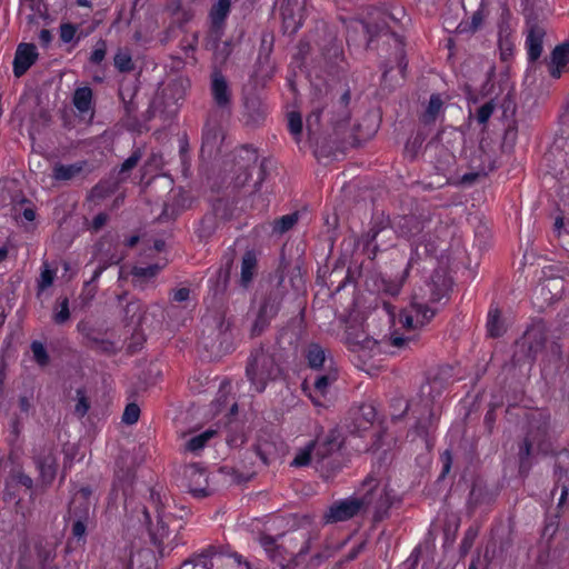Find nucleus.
I'll use <instances>...</instances> for the list:
<instances>
[{
    "label": "nucleus",
    "instance_id": "4c0bfd02",
    "mask_svg": "<svg viewBox=\"0 0 569 569\" xmlns=\"http://www.w3.org/2000/svg\"><path fill=\"white\" fill-rule=\"evenodd\" d=\"M551 61L556 66V70H551L552 77L560 76V69L569 64V41L556 46L551 52Z\"/></svg>",
    "mask_w": 569,
    "mask_h": 569
},
{
    "label": "nucleus",
    "instance_id": "4d7b16f0",
    "mask_svg": "<svg viewBox=\"0 0 569 569\" xmlns=\"http://www.w3.org/2000/svg\"><path fill=\"white\" fill-rule=\"evenodd\" d=\"M30 348L33 353V359L39 366L44 367L49 365L50 358L42 342L32 341Z\"/></svg>",
    "mask_w": 569,
    "mask_h": 569
},
{
    "label": "nucleus",
    "instance_id": "4468645a",
    "mask_svg": "<svg viewBox=\"0 0 569 569\" xmlns=\"http://www.w3.org/2000/svg\"><path fill=\"white\" fill-rule=\"evenodd\" d=\"M548 329L542 320L533 322L525 332L518 345L527 349V357L532 361L537 358L547 343Z\"/></svg>",
    "mask_w": 569,
    "mask_h": 569
},
{
    "label": "nucleus",
    "instance_id": "412c9836",
    "mask_svg": "<svg viewBox=\"0 0 569 569\" xmlns=\"http://www.w3.org/2000/svg\"><path fill=\"white\" fill-rule=\"evenodd\" d=\"M234 257V249H230L228 252H226L222 258L220 268L216 271L214 278L211 279L212 284L210 290L212 292L213 299L220 300L226 293L230 281Z\"/></svg>",
    "mask_w": 569,
    "mask_h": 569
},
{
    "label": "nucleus",
    "instance_id": "864d4df0",
    "mask_svg": "<svg viewBox=\"0 0 569 569\" xmlns=\"http://www.w3.org/2000/svg\"><path fill=\"white\" fill-rule=\"evenodd\" d=\"M315 458L313 451V442H309L303 449H301L295 457L291 462L293 467H305L308 466L312 459Z\"/></svg>",
    "mask_w": 569,
    "mask_h": 569
},
{
    "label": "nucleus",
    "instance_id": "ddd939ff",
    "mask_svg": "<svg viewBox=\"0 0 569 569\" xmlns=\"http://www.w3.org/2000/svg\"><path fill=\"white\" fill-rule=\"evenodd\" d=\"M376 416L377 412L373 405L362 403L350 409L346 427L351 435L363 437L365 432L371 429Z\"/></svg>",
    "mask_w": 569,
    "mask_h": 569
},
{
    "label": "nucleus",
    "instance_id": "7c9ffc66",
    "mask_svg": "<svg viewBox=\"0 0 569 569\" xmlns=\"http://www.w3.org/2000/svg\"><path fill=\"white\" fill-rule=\"evenodd\" d=\"M258 260L254 250H247L241 261L240 286L248 288L257 273Z\"/></svg>",
    "mask_w": 569,
    "mask_h": 569
},
{
    "label": "nucleus",
    "instance_id": "c9c22d12",
    "mask_svg": "<svg viewBox=\"0 0 569 569\" xmlns=\"http://www.w3.org/2000/svg\"><path fill=\"white\" fill-rule=\"evenodd\" d=\"M338 380V370L335 367H328L315 376L313 388L320 396H326L328 388Z\"/></svg>",
    "mask_w": 569,
    "mask_h": 569
},
{
    "label": "nucleus",
    "instance_id": "37998d69",
    "mask_svg": "<svg viewBox=\"0 0 569 569\" xmlns=\"http://www.w3.org/2000/svg\"><path fill=\"white\" fill-rule=\"evenodd\" d=\"M483 19H485V14L482 12V9H478L477 11L473 12L470 21L469 20L461 21L457 26L456 32L458 34L475 33L482 26Z\"/></svg>",
    "mask_w": 569,
    "mask_h": 569
},
{
    "label": "nucleus",
    "instance_id": "0eeeda50",
    "mask_svg": "<svg viewBox=\"0 0 569 569\" xmlns=\"http://www.w3.org/2000/svg\"><path fill=\"white\" fill-rule=\"evenodd\" d=\"M231 322L219 313L213 317L212 325L202 331L199 346L209 352L211 358H220L232 349Z\"/></svg>",
    "mask_w": 569,
    "mask_h": 569
},
{
    "label": "nucleus",
    "instance_id": "dca6fc26",
    "mask_svg": "<svg viewBox=\"0 0 569 569\" xmlns=\"http://www.w3.org/2000/svg\"><path fill=\"white\" fill-rule=\"evenodd\" d=\"M470 168L471 172L465 173L460 178V183L463 186H471L480 178H485L489 172L496 169L495 160L485 151L482 144L475 151L471 158Z\"/></svg>",
    "mask_w": 569,
    "mask_h": 569
},
{
    "label": "nucleus",
    "instance_id": "cd10ccee",
    "mask_svg": "<svg viewBox=\"0 0 569 569\" xmlns=\"http://www.w3.org/2000/svg\"><path fill=\"white\" fill-rule=\"evenodd\" d=\"M142 513H143L144 522L148 526L150 540L158 548L159 552L162 555L164 541H166V539L169 538V527L159 512L157 516V525L156 526L152 525L151 517H150V513L147 510V508H143Z\"/></svg>",
    "mask_w": 569,
    "mask_h": 569
},
{
    "label": "nucleus",
    "instance_id": "69168bd1",
    "mask_svg": "<svg viewBox=\"0 0 569 569\" xmlns=\"http://www.w3.org/2000/svg\"><path fill=\"white\" fill-rule=\"evenodd\" d=\"M56 272L49 269L48 264L44 263L43 269L40 273V279L38 281V290L43 291L46 288L50 287L53 283Z\"/></svg>",
    "mask_w": 569,
    "mask_h": 569
},
{
    "label": "nucleus",
    "instance_id": "f704fd0d",
    "mask_svg": "<svg viewBox=\"0 0 569 569\" xmlns=\"http://www.w3.org/2000/svg\"><path fill=\"white\" fill-rule=\"evenodd\" d=\"M244 109L248 121L252 123L260 122L266 116V106L256 94L244 97Z\"/></svg>",
    "mask_w": 569,
    "mask_h": 569
},
{
    "label": "nucleus",
    "instance_id": "b1692460",
    "mask_svg": "<svg viewBox=\"0 0 569 569\" xmlns=\"http://www.w3.org/2000/svg\"><path fill=\"white\" fill-rule=\"evenodd\" d=\"M38 56L33 43L22 42L18 44L13 59L14 77H22L36 63Z\"/></svg>",
    "mask_w": 569,
    "mask_h": 569
},
{
    "label": "nucleus",
    "instance_id": "2f4dec72",
    "mask_svg": "<svg viewBox=\"0 0 569 569\" xmlns=\"http://www.w3.org/2000/svg\"><path fill=\"white\" fill-rule=\"evenodd\" d=\"M347 343L352 350H372L375 347H377L378 341L358 328H349L347 331Z\"/></svg>",
    "mask_w": 569,
    "mask_h": 569
},
{
    "label": "nucleus",
    "instance_id": "c03bdc74",
    "mask_svg": "<svg viewBox=\"0 0 569 569\" xmlns=\"http://www.w3.org/2000/svg\"><path fill=\"white\" fill-rule=\"evenodd\" d=\"M426 137L422 132H417L416 136L408 139L405 146V156L415 161L418 159L419 152L423 146Z\"/></svg>",
    "mask_w": 569,
    "mask_h": 569
},
{
    "label": "nucleus",
    "instance_id": "774afa93",
    "mask_svg": "<svg viewBox=\"0 0 569 569\" xmlns=\"http://www.w3.org/2000/svg\"><path fill=\"white\" fill-rule=\"evenodd\" d=\"M107 53V42L103 39L98 40L96 47L90 56V62L93 64H99L103 61Z\"/></svg>",
    "mask_w": 569,
    "mask_h": 569
},
{
    "label": "nucleus",
    "instance_id": "a878e982",
    "mask_svg": "<svg viewBox=\"0 0 569 569\" xmlns=\"http://www.w3.org/2000/svg\"><path fill=\"white\" fill-rule=\"evenodd\" d=\"M211 94L214 103L221 108H228L231 103V92L228 81L220 69L214 68L211 74Z\"/></svg>",
    "mask_w": 569,
    "mask_h": 569
},
{
    "label": "nucleus",
    "instance_id": "f8f14e48",
    "mask_svg": "<svg viewBox=\"0 0 569 569\" xmlns=\"http://www.w3.org/2000/svg\"><path fill=\"white\" fill-rule=\"evenodd\" d=\"M363 501H358V497H349L335 501L322 516V521L326 525L337 523L352 519L361 513V506Z\"/></svg>",
    "mask_w": 569,
    "mask_h": 569
},
{
    "label": "nucleus",
    "instance_id": "a19ab883",
    "mask_svg": "<svg viewBox=\"0 0 569 569\" xmlns=\"http://www.w3.org/2000/svg\"><path fill=\"white\" fill-rule=\"evenodd\" d=\"M299 220V212H292L286 216H282L278 219H274L271 223L272 226V233L282 236L283 233L291 230Z\"/></svg>",
    "mask_w": 569,
    "mask_h": 569
},
{
    "label": "nucleus",
    "instance_id": "bf43d9fd",
    "mask_svg": "<svg viewBox=\"0 0 569 569\" xmlns=\"http://www.w3.org/2000/svg\"><path fill=\"white\" fill-rule=\"evenodd\" d=\"M559 529V515H553L547 518L546 523L542 529V538L547 540L549 545L555 535Z\"/></svg>",
    "mask_w": 569,
    "mask_h": 569
},
{
    "label": "nucleus",
    "instance_id": "0e129e2a",
    "mask_svg": "<svg viewBox=\"0 0 569 569\" xmlns=\"http://www.w3.org/2000/svg\"><path fill=\"white\" fill-rule=\"evenodd\" d=\"M140 417V408L137 403H128L124 408L122 415V421L126 425H133L139 420Z\"/></svg>",
    "mask_w": 569,
    "mask_h": 569
},
{
    "label": "nucleus",
    "instance_id": "6ab92c4d",
    "mask_svg": "<svg viewBox=\"0 0 569 569\" xmlns=\"http://www.w3.org/2000/svg\"><path fill=\"white\" fill-rule=\"evenodd\" d=\"M553 481L555 488L561 489L558 507H561L569 493V451L563 449L555 455Z\"/></svg>",
    "mask_w": 569,
    "mask_h": 569
},
{
    "label": "nucleus",
    "instance_id": "423d86ee",
    "mask_svg": "<svg viewBox=\"0 0 569 569\" xmlns=\"http://www.w3.org/2000/svg\"><path fill=\"white\" fill-rule=\"evenodd\" d=\"M430 212L417 201L410 199L402 212L393 216V232L405 239L419 237L430 222Z\"/></svg>",
    "mask_w": 569,
    "mask_h": 569
},
{
    "label": "nucleus",
    "instance_id": "603ef678",
    "mask_svg": "<svg viewBox=\"0 0 569 569\" xmlns=\"http://www.w3.org/2000/svg\"><path fill=\"white\" fill-rule=\"evenodd\" d=\"M161 269H162V267L158 263L150 264L147 267H133L131 274H132L133 279L148 280V279L156 277Z\"/></svg>",
    "mask_w": 569,
    "mask_h": 569
},
{
    "label": "nucleus",
    "instance_id": "7ed1b4c3",
    "mask_svg": "<svg viewBox=\"0 0 569 569\" xmlns=\"http://www.w3.org/2000/svg\"><path fill=\"white\" fill-rule=\"evenodd\" d=\"M282 376V368L276 356L263 347L254 348L246 363V377L257 392H263L267 385Z\"/></svg>",
    "mask_w": 569,
    "mask_h": 569
},
{
    "label": "nucleus",
    "instance_id": "13d9d810",
    "mask_svg": "<svg viewBox=\"0 0 569 569\" xmlns=\"http://www.w3.org/2000/svg\"><path fill=\"white\" fill-rule=\"evenodd\" d=\"M517 126L516 122H511L505 129L501 148L503 151H511L517 140Z\"/></svg>",
    "mask_w": 569,
    "mask_h": 569
},
{
    "label": "nucleus",
    "instance_id": "052dcab7",
    "mask_svg": "<svg viewBox=\"0 0 569 569\" xmlns=\"http://www.w3.org/2000/svg\"><path fill=\"white\" fill-rule=\"evenodd\" d=\"M221 136V129L217 126H207L202 133V146L216 147L218 138Z\"/></svg>",
    "mask_w": 569,
    "mask_h": 569
},
{
    "label": "nucleus",
    "instance_id": "e2e57ef3",
    "mask_svg": "<svg viewBox=\"0 0 569 569\" xmlns=\"http://www.w3.org/2000/svg\"><path fill=\"white\" fill-rule=\"evenodd\" d=\"M90 348L100 351L102 353L111 355L116 352L114 343L110 340L106 339H90Z\"/></svg>",
    "mask_w": 569,
    "mask_h": 569
},
{
    "label": "nucleus",
    "instance_id": "de8ad7c7",
    "mask_svg": "<svg viewBox=\"0 0 569 569\" xmlns=\"http://www.w3.org/2000/svg\"><path fill=\"white\" fill-rule=\"evenodd\" d=\"M413 330H407L406 333L399 335L398 332H393L389 340L392 347L398 349H407L411 348L412 345L417 343L418 337L412 332Z\"/></svg>",
    "mask_w": 569,
    "mask_h": 569
},
{
    "label": "nucleus",
    "instance_id": "e433bc0d",
    "mask_svg": "<svg viewBox=\"0 0 569 569\" xmlns=\"http://www.w3.org/2000/svg\"><path fill=\"white\" fill-rule=\"evenodd\" d=\"M86 164H87L86 161H78V162H74L71 164L57 163L53 168L52 177L56 180H61V181L71 180V179L76 178L77 176H79L83 171Z\"/></svg>",
    "mask_w": 569,
    "mask_h": 569
},
{
    "label": "nucleus",
    "instance_id": "09e8293b",
    "mask_svg": "<svg viewBox=\"0 0 569 569\" xmlns=\"http://www.w3.org/2000/svg\"><path fill=\"white\" fill-rule=\"evenodd\" d=\"M288 129L290 133L293 136L295 140L297 142L300 141L302 130H303V122L301 113L298 111H291L288 114Z\"/></svg>",
    "mask_w": 569,
    "mask_h": 569
},
{
    "label": "nucleus",
    "instance_id": "5fc2aeb1",
    "mask_svg": "<svg viewBox=\"0 0 569 569\" xmlns=\"http://www.w3.org/2000/svg\"><path fill=\"white\" fill-rule=\"evenodd\" d=\"M142 157V152L141 150L138 148L136 149L131 156L124 160V162L121 164V168L118 172V176H122L127 172H129L130 170H132L137 164L138 162L140 161ZM126 179V177H119L118 180H117V184L120 182V181H123Z\"/></svg>",
    "mask_w": 569,
    "mask_h": 569
},
{
    "label": "nucleus",
    "instance_id": "39448f33",
    "mask_svg": "<svg viewBox=\"0 0 569 569\" xmlns=\"http://www.w3.org/2000/svg\"><path fill=\"white\" fill-rule=\"evenodd\" d=\"M288 262L282 253L280 257V263L277 270L278 273V282L274 287H272L264 296L258 316L252 325L251 333L252 336H260L266 328L269 327L271 320L278 315L282 300L287 293L286 288L283 287L284 280V270L288 267Z\"/></svg>",
    "mask_w": 569,
    "mask_h": 569
},
{
    "label": "nucleus",
    "instance_id": "f257e3e1",
    "mask_svg": "<svg viewBox=\"0 0 569 569\" xmlns=\"http://www.w3.org/2000/svg\"><path fill=\"white\" fill-rule=\"evenodd\" d=\"M327 89H316L311 99V111L306 119L308 141L317 157H330L335 150L359 147L360 138L355 127L349 129L351 111L350 90H345L338 100Z\"/></svg>",
    "mask_w": 569,
    "mask_h": 569
},
{
    "label": "nucleus",
    "instance_id": "338daca9",
    "mask_svg": "<svg viewBox=\"0 0 569 569\" xmlns=\"http://www.w3.org/2000/svg\"><path fill=\"white\" fill-rule=\"evenodd\" d=\"M78 31V26L71 22L60 24V40L64 43H69L74 40Z\"/></svg>",
    "mask_w": 569,
    "mask_h": 569
},
{
    "label": "nucleus",
    "instance_id": "6e6d98bb",
    "mask_svg": "<svg viewBox=\"0 0 569 569\" xmlns=\"http://www.w3.org/2000/svg\"><path fill=\"white\" fill-rule=\"evenodd\" d=\"M478 529L475 527H469L465 532L463 539L459 547V552L461 557H466L470 549L472 548L476 538L478 537Z\"/></svg>",
    "mask_w": 569,
    "mask_h": 569
},
{
    "label": "nucleus",
    "instance_id": "8fccbe9b",
    "mask_svg": "<svg viewBox=\"0 0 569 569\" xmlns=\"http://www.w3.org/2000/svg\"><path fill=\"white\" fill-rule=\"evenodd\" d=\"M216 433L213 430H207L198 436L192 437L186 442V450L196 452L204 448L206 443Z\"/></svg>",
    "mask_w": 569,
    "mask_h": 569
},
{
    "label": "nucleus",
    "instance_id": "393cba45",
    "mask_svg": "<svg viewBox=\"0 0 569 569\" xmlns=\"http://www.w3.org/2000/svg\"><path fill=\"white\" fill-rule=\"evenodd\" d=\"M527 27L528 34L526 44L528 48V58L531 62H535L541 56L546 29L536 19H529L527 21Z\"/></svg>",
    "mask_w": 569,
    "mask_h": 569
},
{
    "label": "nucleus",
    "instance_id": "a211bd4d",
    "mask_svg": "<svg viewBox=\"0 0 569 569\" xmlns=\"http://www.w3.org/2000/svg\"><path fill=\"white\" fill-rule=\"evenodd\" d=\"M497 495V491L493 490L485 479L476 477L471 483L467 509L473 512L479 507L490 506L496 501Z\"/></svg>",
    "mask_w": 569,
    "mask_h": 569
},
{
    "label": "nucleus",
    "instance_id": "20e7f679",
    "mask_svg": "<svg viewBox=\"0 0 569 569\" xmlns=\"http://www.w3.org/2000/svg\"><path fill=\"white\" fill-rule=\"evenodd\" d=\"M445 136L446 130L438 132V134L425 146L422 151L425 162L435 171V178L429 184L436 186L437 188L448 183V174L456 164L455 152L443 143Z\"/></svg>",
    "mask_w": 569,
    "mask_h": 569
},
{
    "label": "nucleus",
    "instance_id": "6e6552de",
    "mask_svg": "<svg viewBox=\"0 0 569 569\" xmlns=\"http://www.w3.org/2000/svg\"><path fill=\"white\" fill-rule=\"evenodd\" d=\"M362 488L366 491L362 496L358 497V501H363L361 513L372 511L373 520L382 521L388 516V511L393 503V497L390 495L389 489L387 486L380 487L378 481L371 476L363 480Z\"/></svg>",
    "mask_w": 569,
    "mask_h": 569
},
{
    "label": "nucleus",
    "instance_id": "1a4fd4ad",
    "mask_svg": "<svg viewBox=\"0 0 569 569\" xmlns=\"http://www.w3.org/2000/svg\"><path fill=\"white\" fill-rule=\"evenodd\" d=\"M443 388V380L439 376L432 377L426 385L421 387L422 406L419 410L412 409L413 413H418L417 422L415 425L416 433L421 438H428L430 432L436 428V413L433 411L435 395L441 393Z\"/></svg>",
    "mask_w": 569,
    "mask_h": 569
},
{
    "label": "nucleus",
    "instance_id": "2eb2a0df",
    "mask_svg": "<svg viewBox=\"0 0 569 569\" xmlns=\"http://www.w3.org/2000/svg\"><path fill=\"white\" fill-rule=\"evenodd\" d=\"M528 428L525 438L536 442L539 449L543 448L550 429V415L535 410L527 415Z\"/></svg>",
    "mask_w": 569,
    "mask_h": 569
},
{
    "label": "nucleus",
    "instance_id": "72a5a7b5",
    "mask_svg": "<svg viewBox=\"0 0 569 569\" xmlns=\"http://www.w3.org/2000/svg\"><path fill=\"white\" fill-rule=\"evenodd\" d=\"M487 333L490 338L502 337L507 332V325L498 307H491L487 317Z\"/></svg>",
    "mask_w": 569,
    "mask_h": 569
},
{
    "label": "nucleus",
    "instance_id": "f3484780",
    "mask_svg": "<svg viewBox=\"0 0 569 569\" xmlns=\"http://www.w3.org/2000/svg\"><path fill=\"white\" fill-rule=\"evenodd\" d=\"M389 229L393 230V218H390L389 214H386L383 211L375 212L371 218L370 229L363 236V242L366 247L372 246L373 251L380 249V246L388 247L390 241H381L378 243V238L380 236L383 237V232Z\"/></svg>",
    "mask_w": 569,
    "mask_h": 569
},
{
    "label": "nucleus",
    "instance_id": "a18cd8bd",
    "mask_svg": "<svg viewBox=\"0 0 569 569\" xmlns=\"http://www.w3.org/2000/svg\"><path fill=\"white\" fill-rule=\"evenodd\" d=\"M442 104L443 102L439 94H431L427 109L421 117L422 122L426 124L435 122Z\"/></svg>",
    "mask_w": 569,
    "mask_h": 569
},
{
    "label": "nucleus",
    "instance_id": "c85d7f7f",
    "mask_svg": "<svg viewBox=\"0 0 569 569\" xmlns=\"http://www.w3.org/2000/svg\"><path fill=\"white\" fill-rule=\"evenodd\" d=\"M312 442L317 462H323L333 452H337L342 443L339 440V435L335 430H331L323 439H317Z\"/></svg>",
    "mask_w": 569,
    "mask_h": 569
},
{
    "label": "nucleus",
    "instance_id": "c756f323",
    "mask_svg": "<svg viewBox=\"0 0 569 569\" xmlns=\"http://www.w3.org/2000/svg\"><path fill=\"white\" fill-rule=\"evenodd\" d=\"M183 86L181 80H176L167 86V88L163 89L161 97L154 98L150 104L149 109L147 111L148 117L147 119H151L156 116L157 111H162L161 107L164 104V99L169 98V93L172 94V98H174V103L182 98Z\"/></svg>",
    "mask_w": 569,
    "mask_h": 569
},
{
    "label": "nucleus",
    "instance_id": "49530a36",
    "mask_svg": "<svg viewBox=\"0 0 569 569\" xmlns=\"http://www.w3.org/2000/svg\"><path fill=\"white\" fill-rule=\"evenodd\" d=\"M211 214H214L216 219L220 221H228L232 218V208L227 200L216 199L211 204Z\"/></svg>",
    "mask_w": 569,
    "mask_h": 569
},
{
    "label": "nucleus",
    "instance_id": "9b49d317",
    "mask_svg": "<svg viewBox=\"0 0 569 569\" xmlns=\"http://www.w3.org/2000/svg\"><path fill=\"white\" fill-rule=\"evenodd\" d=\"M426 295L415 293L410 306L400 312V322L406 330L425 327L435 317L436 310L427 305Z\"/></svg>",
    "mask_w": 569,
    "mask_h": 569
},
{
    "label": "nucleus",
    "instance_id": "58836bf2",
    "mask_svg": "<svg viewBox=\"0 0 569 569\" xmlns=\"http://www.w3.org/2000/svg\"><path fill=\"white\" fill-rule=\"evenodd\" d=\"M68 517L73 520H89L90 517V502L86 499L72 498L69 508Z\"/></svg>",
    "mask_w": 569,
    "mask_h": 569
},
{
    "label": "nucleus",
    "instance_id": "3c124183",
    "mask_svg": "<svg viewBox=\"0 0 569 569\" xmlns=\"http://www.w3.org/2000/svg\"><path fill=\"white\" fill-rule=\"evenodd\" d=\"M113 62L120 72H130L134 69L131 54L128 51L119 50L113 58Z\"/></svg>",
    "mask_w": 569,
    "mask_h": 569
},
{
    "label": "nucleus",
    "instance_id": "79ce46f5",
    "mask_svg": "<svg viewBox=\"0 0 569 569\" xmlns=\"http://www.w3.org/2000/svg\"><path fill=\"white\" fill-rule=\"evenodd\" d=\"M73 104L81 112H88L91 109L92 90L89 87L76 89L73 93Z\"/></svg>",
    "mask_w": 569,
    "mask_h": 569
},
{
    "label": "nucleus",
    "instance_id": "9d476101",
    "mask_svg": "<svg viewBox=\"0 0 569 569\" xmlns=\"http://www.w3.org/2000/svg\"><path fill=\"white\" fill-rule=\"evenodd\" d=\"M261 545L270 560L277 563L280 569H303L300 567V560L308 552V546L301 547L295 553L293 550H288L284 543H277V540L270 536L261 537Z\"/></svg>",
    "mask_w": 569,
    "mask_h": 569
},
{
    "label": "nucleus",
    "instance_id": "680f3d73",
    "mask_svg": "<svg viewBox=\"0 0 569 569\" xmlns=\"http://www.w3.org/2000/svg\"><path fill=\"white\" fill-rule=\"evenodd\" d=\"M58 301L60 309L53 312L52 319L54 323L63 325L70 319L69 299L68 297H64Z\"/></svg>",
    "mask_w": 569,
    "mask_h": 569
},
{
    "label": "nucleus",
    "instance_id": "aec40b11",
    "mask_svg": "<svg viewBox=\"0 0 569 569\" xmlns=\"http://www.w3.org/2000/svg\"><path fill=\"white\" fill-rule=\"evenodd\" d=\"M34 465L39 470V480L46 487L50 486L57 476V452L52 447L43 448L34 458Z\"/></svg>",
    "mask_w": 569,
    "mask_h": 569
},
{
    "label": "nucleus",
    "instance_id": "473e14b6",
    "mask_svg": "<svg viewBox=\"0 0 569 569\" xmlns=\"http://www.w3.org/2000/svg\"><path fill=\"white\" fill-rule=\"evenodd\" d=\"M536 442L523 438L518 445L519 475L527 477L532 468V449Z\"/></svg>",
    "mask_w": 569,
    "mask_h": 569
},
{
    "label": "nucleus",
    "instance_id": "5701e85b",
    "mask_svg": "<svg viewBox=\"0 0 569 569\" xmlns=\"http://www.w3.org/2000/svg\"><path fill=\"white\" fill-rule=\"evenodd\" d=\"M452 281L448 276V272L443 268L436 269L428 282L426 288L429 290V302H439L442 298L447 297L451 289Z\"/></svg>",
    "mask_w": 569,
    "mask_h": 569
},
{
    "label": "nucleus",
    "instance_id": "4be33fe9",
    "mask_svg": "<svg viewBox=\"0 0 569 569\" xmlns=\"http://www.w3.org/2000/svg\"><path fill=\"white\" fill-rule=\"evenodd\" d=\"M305 4L299 0H283L280 7L286 32L295 33L302 26Z\"/></svg>",
    "mask_w": 569,
    "mask_h": 569
},
{
    "label": "nucleus",
    "instance_id": "bb28decb",
    "mask_svg": "<svg viewBox=\"0 0 569 569\" xmlns=\"http://www.w3.org/2000/svg\"><path fill=\"white\" fill-rule=\"evenodd\" d=\"M305 358L308 362L309 368L321 371L328 369V367H335L333 358L330 352L322 346L316 342H311L305 350Z\"/></svg>",
    "mask_w": 569,
    "mask_h": 569
},
{
    "label": "nucleus",
    "instance_id": "f03ea898",
    "mask_svg": "<svg viewBox=\"0 0 569 569\" xmlns=\"http://www.w3.org/2000/svg\"><path fill=\"white\" fill-rule=\"evenodd\" d=\"M230 8L231 0H218L209 12L210 28L203 40V47L206 50L212 51L213 63L217 69L226 64L233 48L231 40L221 42Z\"/></svg>",
    "mask_w": 569,
    "mask_h": 569
},
{
    "label": "nucleus",
    "instance_id": "ea45409f",
    "mask_svg": "<svg viewBox=\"0 0 569 569\" xmlns=\"http://www.w3.org/2000/svg\"><path fill=\"white\" fill-rule=\"evenodd\" d=\"M219 226V221L216 219L214 214L207 212L200 220L199 227L197 229V236L201 241L208 240L213 236L217 228Z\"/></svg>",
    "mask_w": 569,
    "mask_h": 569
}]
</instances>
